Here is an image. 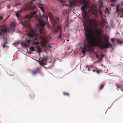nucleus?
<instances>
[{"label":"nucleus","mask_w":123,"mask_h":123,"mask_svg":"<svg viewBox=\"0 0 123 123\" xmlns=\"http://www.w3.org/2000/svg\"><path fill=\"white\" fill-rule=\"evenodd\" d=\"M84 29L85 31L86 41L84 44V47L82 49V52L83 54L85 53L88 50V49L91 48L93 42H97L96 37H94L93 38V37L90 29L88 28L86 25H85ZM103 38L105 41V43L102 44V40L101 38H100L97 42V44L103 49L111 48L112 44L109 42V37L106 35H105L104 36Z\"/></svg>","instance_id":"nucleus-1"},{"label":"nucleus","mask_w":123,"mask_h":123,"mask_svg":"<svg viewBox=\"0 0 123 123\" xmlns=\"http://www.w3.org/2000/svg\"><path fill=\"white\" fill-rule=\"evenodd\" d=\"M35 18L38 19L40 23V24H38L37 25V27L39 28L40 34H37L31 32L29 33L28 35V37L26 39L25 41L27 43H29L30 42L31 39L29 37L33 38L34 39L38 41L35 42L34 41L31 43H33L34 45H37L39 44L40 42L38 41L41 40L43 38L41 34H43V35L44 34L43 32V30L44 27L46 24L45 21H47L48 16L45 14H43L42 16L40 15L39 16L38 15H36Z\"/></svg>","instance_id":"nucleus-2"},{"label":"nucleus","mask_w":123,"mask_h":123,"mask_svg":"<svg viewBox=\"0 0 123 123\" xmlns=\"http://www.w3.org/2000/svg\"><path fill=\"white\" fill-rule=\"evenodd\" d=\"M80 3L81 4H83V5L82 6L81 10L83 11V17L84 18V23L83 25L84 26L86 25L88 28L90 29L91 30L92 34V30L91 29L90 27L88 26V23L89 20L91 23V25H92L93 24L98 23L97 20L96 19H92L91 20H89L87 12L85 10V8H87V7H89V0H80Z\"/></svg>","instance_id":"nucleus-3"},{"label":"nucleus","mask_w":123,"mask_h":123,"mask_svg":"<svg viewBox=\"0 0 123 123\" xmlns=\"http://www.w3.org/2000/svg\"><path fill=\"white\" fill-rule=\"evenodd\" d=\"M91 10L92 13L94 15L96 16H97L98 14L100 15L103 21V22L101 23L100 24V25L101 28L102 27V28H103L104 27V23L105 22V21L103 18L104 15L102 11L100 10L99 11L95 7L93 6V5Z\"/></svg>","instance_id":"nucleus-4"},{"label":"nucleus","mask_w":123,"mask_h":123,"mask_svg":"<svg viewBox=\"0 0 123 123\" xmlns=\"http://www.w3.org/2000/svg\"><path fill=\"white\" fill-rule=\"evenodd\" d=\"M93 25L94 26L93 29L97 35L99 36L102 35L103 32V30H101L100 28L98 29V23L93 24Z\"/></svg>","instance_id":"nucleus-5"},{"label":"nucleus","mask_w":123,"mask_h":123,"mask_svg":"<svg viewBox=\"0 0 123 123\" xmlns=\"http://www.w3.org/2000/svg\"><path fill=\"white\" fill-rule=\"evenodd\" d=\"M60 1L61 4L63 6H64L65 5H66L70 7H71L75 5V2L74 1H73V0H69V3L68 5L66 4H65V2L64 1V0Z\"/></svg>","instance_id":"nucleus-6"},{"label":"nucleus","mask_w":123,"mask_h":123,"mask_svg":"<svg viewBox=\"0 0 123 123\" xmlns=\"http://www.w3.org/2000/svg\"><path fill=\"white\" fill-rule=\"evenodd\" d=\"M47 60V57H44L42 59L40 58L39 60V64L43 66L45 65H46Z\"/></svg>","instance_id":"nucleus-7"},{"label":"nucleus","mask_w":123,"mask_h":123,"mask_svg":"<svg viewBox=\"0 0 123 123\" xmlns=\"http://www.w3.org/2000/svg\"><path fill=\"white\" fill-rule=\"evenodd\" d=\"M32 4L33 1H31L26 5V7L29 9L33 10L36 8V6L35 5H32Z\"/></svg>","instance_id":"nucleus-8"},{"label":"nucleus","mask_w":123,"mask_h":123,"mask_svg":"<svg viewBox=\"0 0 123 123\" xmlns=\"http://www.w3.org/2000/svg\"><path fill=\"white\" fill-rule=\"evenodd\" d=\"M116 11L118 13L119 11L122 12V14L123 15V3H122L121 5H117Z\"/></svg>","instance_id":"nucleus-9"},{"label":"nucleus","mask_w":123,"mask_h":123,"mask_svg":"<svg viewBox=\"0 0 123 123\" xmlns=\"http://www.w3.org/2000/svg\"><path fill=\"white\" fill-rule=\"evenodd\" d=\"M37 12L36 11H33L31 12L30 14L27 15L25 17L26 18H27L29 19H31L33 16Z\"/></svg>","instance_id":"nucleus-10"},{"label":"nucleus","mask_w":123,"mask_h":123,"mask_svg":"<svg viewBox=\"0 0 123 123\" xmlns=\"http://www.w3.org/2000/svg\"><path fill=\"white\" fill-rule=\"evenodd\" d=\"M7 31V30L6 29H0V35L2 37L4 36L5 35L6 32Z\"/></svg>","instance_id":"nucleus-11"},{"label":"nucleus","mask_w":123,"mask_h":123,"mask_svg":"<svg viewBox=\"0 0 123 123\" xmlns=\"http://www.w3.org/2000/svg\"><path fill=\"white\" fill-rule=\"evenodd\" d=\"M41 68H36L35 70L32 71V72L33 75H35L36 74L39 72L40 70L41 69Z\"/></svg>","instance_id":"nucleus-12"},{"label":"nucleus","mask_w":123,"mask_h":123,"mask_svg":"<svg viewBox=\"0 0 123 123\" xmlns=\"http://www.w3.org/2000/svg\"><path fill=\"white\" fill-rule=\"evenodd\" d=\"M16 23L15 22H12L10 23L11 28L12 29H14L16 27Z\"/></svg>","instance_id":"nucleus-13"},{"label":"nucleus","mask_w":123,"mask_h":123,"mask_svg":"<svg viewBox=\"0 0 123 123\" xmlns=\"http://www.w3.org/2000/svg\"><path fill=\"white\" fill-rule=\"evenodd\" d=\"M40 9L43 12H45V10L44 7V5L43 4H41L39 6Z\"/></svg>","instance_id":"nucleus-14"},{"label":"nucleus","mask_w":123,"mask_h":123,"mask_svg":"<svg viewBox=\"0 0 123 123\" xmlns=\"http://www.w3.org/2000/svg\"><path fill=\"white\" fill-rule=\"evenodd\" d=\"M56 24H58L59 23V19L57 17L55 18L54 19Z\"/></svg>","instance_id":"nucleus-15"},{"label":"nucleus","mask_w":123,"mask_h":123,"mask_svg":"<svg viewBox=\"0 0 123 123\" xmlns=\"http://www.w3.org/2000/svg\"><path fill=\"white\" fill-rule=\"evenodd\" d=\"M21 23V24L23 26L26 27H27L28 24L27 23H26V21L24 23L23 22H22Z\"/></svg>","instance_id":"nucleus-16"},{"label":"nucleus","mask_w":123,"mask_h":123,"mask_svg":"<svg viewBox=\"0 0 123 123\" xmlns=\"http://www.w3.org/2000/svg\"><path fill=\"white\" fill-rule=\"evenodd\" d=\"M98 4L99 5L100 7H102L103 6V2L101 0H98Z\"/></svg>","instance_id":"nucleus-17"},{"label":"nucleus","mask_w":123,"mask_h":123,"mask_svg":"<svg viewBox=\"0 0 123 123\" xmlns=\"http://www.w3.org/2000/svg\"><path fill=\"white\" fill-rule=\"evenodd\" d=\"M96 69L97 70L95 72H96L98 74H99L100 72L102 71V70H101L98 69L97 68H96Z\"/></svg>","instance_id":"nucleus-18"},{"label":"nucleus","mask_w":123,"mask_h":123,"mask_svg":"<svg viewBox=\"0 0 123 123\" xmlns=\"http://www.w3.org/2000/svg\"><path fill=\"white\" fill-rule=\"evenodd\" d=\"M22 11L21 10L20 11V12H17L16 13V16L17 17H19L20 16V13L22 12Z\"/></svg>","instance_id":"nucleus-19"},{"label":"nucleus","mask_w":123,"mask_h":123,"mask_svg":"<svg viewBox=\"0 0 123 123\" xmlns=\"http://www.w3.org/2000/svg\"><path fill=\"white\" fill-rule=\"evenodd\" d=\"M57 27L58 30L59 31L60 30V34H61L62 33V28L60 26H58Z\"/></svg>","instance_id":"nucleus-20"},{"label":"nucleus","mask_w":123,"mask_h":123,"mask_svg":"<svg viewBox=\"0 0 123 123\" xmlns=\"http://www.w3.org/2000/svg\"><path fill=\"white\" fill-rule=\"evenodd\" d=\"M105 13H109V12L108 9L107 8H106L105 9Z\"/></svg>","instance_id":"nucleus-21"},{"label":"nucleus","mask_w":123,"mask_h":123,"mask_svg":"<svg viewBox=\"0 0 123 123\" xmlns=\"http://www.w3.org/2000/svg\"><path fill=\"white\" fill-rule=\"evenodd\" d=\"M30 49L32 51H35V49L33 47H31L30 48Z\"/></svg>","instance_id":"nucleus-22"},{"label":"nucleus","mask_w":123,"mask_h":123,"mask_svg":"<svg viewBox=\"0 0 123 123\" xmlns=\"http://www.w3.org/2000/svg\"><path fill=\"white\" fill-rule=\"evenodd\" d=\"M21 4L20 3H17L16 4V5H14V6H19Z\"/></svg>","instance_id":"nucleus-23"},{"label":"nucleus","mask_w":123,"mask_h":123,"mask_svg":"<svg viewBox=\"0 0 123 123\" xmlns=\"http://www.w3.org/2000/svg\"><path fill=\"white\" fill-rule=\"evenodd\" d=\"M63 94L65 95H66L67 96H69V94L67 92H64L63 93Z\"/></svg>","instance_id":"nucleus-24"},{"label":"nucleus","mask_w":123,"mask_h":123,"mask_svg":"<svg viewBox=\"0 0 123 123\" xmlns=\"http://www.w3.org/2000/svg\"><path fill=\"white\" fill-rule=\"evenodd\" d=\"M117 42L119 43H122V42L118 40H117Z\"/></svg>","instance_id":"nucleus-25"},{"label":"nucleus","mask_w":123,"mask_h":123,"mask_svg":"<svg viewBox=\"0 0 123 123\" xmlns=\"http://www.w3.org/2000/svg\"><path fill=\"white\" fill-rule=\"evenodd\" d=\"M97 69H96V68H95V69H93L92 70V71L93 72H94L96 71Z\"/></svg>","instance_id":"nucleus-26"},{"label":"nucleus","mask_w":123,"mask_h":123,"mask_svg":"<svg viewBox=\"0 0 123 123\" xmlns=\"http://www.w3.org/2000/svg\"><path fill=\"white\" fill-rule=\"evenodd\" d=\"M111 41L112 43H113L114 41V39L113 38H112L111 39Z\"/></svg>","instance_id":"nucleus-27"},{"label":"nucleus","mask_w":123,"mask_h":123,"mask_svg":"<svg viewBox=\"0 0 123 123\" xmlns=\"http://www.w3.org/2000/svg\"><path fill=\"white\" fill-rule=\"evenodd\" d=\"M103 58H99V60L97 62H98L99 61H101L102 60Z\"/></svg>","instance_id":"nucleus-28"},{"label":"nucleus","mask_w":123,"mask_h":123,"mask_svg":"<svg viewBox=\"0 0 123 123\" xmlns=\"http://www.w3.org/2000/svg\"><path fill=\"white\" fill-rule=\"evenodd\" d=\"M104 87V86L103 85H102L100 87V89H102V88H103Z\"/></svg>","instance_id":"nucleus-29"},{"label":"nucleus","mask_w":123,"mask_h":123,"mask_svg":"<svg viewBox=\"0 0 123 123\" xmlns=\"http://www.w3.org/2000/svg\"><path fill=\"white\" fill-rule=\"evenodd\" d=\"M37 50L38 52H40L41 51V49H37Z\"/></svg>","instance_id":"nucleus-30"},{"label":"nucleus","mask_w":123,"mask_h":123,"mask_svg":"<svg viewBox=\"0 0 123 123\" xmlns=\"http://www.w3.org/2000/svg\"><path fill=\"white\" fill-rule=\"evenodd\" d=\"M101 57H102V58H103L104 57V55H103V54H102V55H101Z\"/></svg>","instance_id":"nucleus-31"},{"label":"nucleus","mask_w":123,"mask_h":123,"mask_svg":"<svg viewBox=\"0 0 123 123\" xmlns=\"http://www.w3.org/2000/svg\"><path fill=\"white\" fill-rule=\"evenodd\" d=\"M3 19V17L2 16H0V20H1Z\"/></svg>","instance_id":"nucleus-32"},{"label":"nucleus","mask_w":123,"mask_h":123,"mask_svg":"<svg viewBox=\"0 0 123 123\" xmlns=\"http://www.w3.org/2000/svg\"><path fill=\"white\" fill-rule=\"evenodd\" d=\"M96 57L97 58H98V55H96Z\"/></svg>","instance_id":"nucleus-33"},{"label":"nucleus","mask_w":123,"mask_h":123,"mask_svg":"<svg viewBox=\"0 0 123 123\" xmlns=\"http://www.w3.org/2000/svg\"><path fill=\"white\" fill-rule=\"evenodd\" d=\"M88 71H89L90 70V69L89 68L88 69Z\"/></svg>","instance_id":"nucleus-34"},{"label":"nucleus","mask_w":123,"mask_h":123,"mask_svg":"<svg viewBox=\"0 0 123 123\" xmlns=\"http://www.w3.org/2000/svg\"><path fill=\"white\" fill-rule=\"evenodd\" d=\"M26 45L27 46H28V47H29V44H26Z\"/></svg>","instance_id":"nucleus-35"},{"label":"nucleus","mask_w":123,"mask_h":123,"mask_svg":"<svg viewBox=\"0 0 123 123\" xmlns=\"http://www.w3.org/2000/svg\"><path fill=\"white\" fill-rule=\"evenodd\" d=\"M120 18H122V17H123V16H120Z\"/></svg>","instance_id":"nucleus-36"},{"label":"nucleus","mask_w":123,"mask_h":123,"mask_svg":"<svg viewBox=\"0 0 123 123\" xmlns=\"http://www.w3.org/2000/svg\"><path fill=\"white\" fill-rule=\"evenodd\" d=\"M32 96H33V97H34V95H32Z\"/></svg>","instance_id":"nucleus-37"},{"label":"nucleus","mask_w":123,"mask_h":123,"mask_svg":"<svg viewBox=\"0 0 123 123\" xmlns=\"http://www.w3.org/2000/svg\"><path fill=\"white\" fill-rule=\"evenodd\" d=\"M69 41V40H67L66 41Z\"/></svg>","instance_id":"nucleus-38"},{"label":"nucleus","mask_w":123,"mask_h":123,"mask_svg":"<svg viewBox=\"0 0 123 123\" xmlns=\"http://www.w3.org/2000/svg\"><path fill=\"white\" fill-rule=\"evenodd\" d=\"M29 51H30V52H31V51H29Z\"/></svg>","instance_id":"nucleus-39"},{"label":"nucleus","mask_w":123,"mask_h":123,"mask_svg":"<svg viewBox=\"0 0 123 123\" xmlns=\"http://www.w3.org/2000/svg\"><path fill=\"white\" fill-rule=\"evenodd\" d=\"M29 51H30V52H31V51H29Z\"/></svg>","instance_id":"nucleus-40"},{"label":"nucleus","mask_w":123,"mask_h":123,"mask_svg":"<svg viewBox=\"0 0 123 123\" xmlns=\"http://www.w3.org/2000/svg\"><path fill=\"white\" fill-rule=\"evenodd\" d=\"M121 90L122 91H123V90H122V89H121Z\"/></svg>","instance_id":"nucleus-41"},{"label":"nucleus","mask_w":123,"mask_h":123,"mask_svg":"<svg viewBox=\"0 0 123 123\" xmlns=\"http://www.w3.org/2000/svg\"><path fill=\"white\" fill-rule=\"evenodd\" d=\"M112 1H115V0H112Z\"/></svg>","instance_id":"nucleus-42"},{"label":"nucleus","mask_w":123,"mask_h":123,"mask_svg":"<svg viewBox=\"0 0 123 123\" xmlns=\"http://www.w3.org/2000/svg\"><path fill=\"white\" fill-rule=\"evenodd\" d=\"M87 67H88V66H87Z\"/></svg>","instance_id":"nucleus-43"},{"label":"nucleus","mask_w":123,"mask_h":123,"mask_svg":"<svg viewBox=\"0 0 123 123\" xmlns=\"http://www.w3.org/2000/svg\"><path fill=\"white\" fill-rule=\"evenodd\" d=\"M102 37V36H101V37Z\"/></svg>","instance_id":"nucleus-44"}]
</instances>
